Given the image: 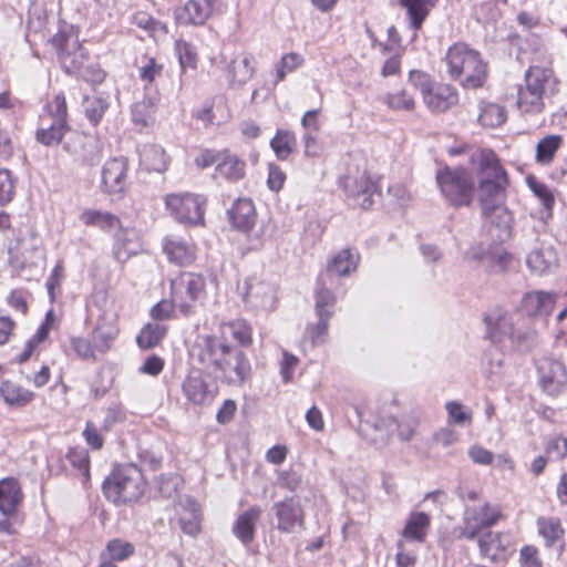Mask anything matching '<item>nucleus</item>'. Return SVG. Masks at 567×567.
I'll use <instances>...</instances> for the list:
<instances>
[{"label":"nucleus","mask_w":567,"mask_h":567,"mask_svg":"<svg viewBox=\"0 0 567 567\" xmlns=\"http://www.w3.org/2000/svg\"><path fill=\"white\" fill-rule=\"evenodd\" d=\"M194 362L219 372L224 382L240 386L251 377V364L244 351L215 336H198L189 351Z\"/></svg>","instance_id":"1"},{"label":"nucleus","mask_w":567,"mask_h":567,"mask_svg":"<svg viewBox=\"0 0 567 567\" xmlns=\"http://www.w3.org/2000/svg\"><path fill=\"white\" fill-rule=\"evenodd\" d=\"M49 43L66 74L81 78L91 84H100L104 81V70L96 63H89V52L80 42L78 30L72 24L60 23Z\"/></svg>","instance_id":"2"},{"label":"nucleus","mask_w":567,"mask_h":567,"mask_svg":"<svg viewBox=\"0 0 567 567\" xmlns=\"http://www.w3.org/2000/svg\"><path fill=\"white\" fill-rule=\"evenodd\" d=\"M470 163L478 176L480 200L484 214L493 210L509 219L506 209L497 205L508 186V176L496 153L491 148H472Z\"/></svg>","instance_id":"3"},{"label":"nucleus","mask_w":567,"mask_h":567,"mask_svg":"<svg viewBox=\"0 0 567 567\" xmlns=\"http://www.w3.org/2000/svg\"><path fill=\"white\" fill-rule=\"evenodd\" d=\"M485 338L494 346L508 340L513 348L529 350L535 346L537 333L529 326H520L512 313L503 308L491 309L484 316Z\"/></svg>","instance_id":"4"},{"label":"nucleus","mask_w":567,"mask_h":567,"mask_svg":"<svg viewBox=\"0 0 567 567\" xmlns=\"http://www.w3.org/2000/svg\"><path fill=\"white\" fill-rule=\"evenodd\" d=\"M447 72L466 89H477L486 80V64L480 52L464 43L453 44L445 55Z\"/></svg>","instance_id":"5"},{"label":"nucleus","mask_w":567,"mask_h":567,"mask_svg":"<svg viewBox=\"0 0 567 567\" xmlns=\"http://www.w3.org/2000/svg\"><path fill=\"white\" fill-rule=\"evenodd\" d=\"M8 264L12 272L27 279L41 272L45 264V252L34 230L24 236L19 233L13 245L8 247Z\"/></svg>","instance_id":"6"},{"label":"nucleus","mask_w":567,"mask_h":567,"mask_svg":"<svg viewBox=\"0 0 567 567\" xmlns=\"http://www.w3.org/2000/svg\"><path fill=\"white\" fill-rule=\"evenodd\" d=\"M145 491V481L141 470L133 464L116 467L103 483L105 497L114 504L133 503Z\"/></svg>","instance_id":"7"},{"label":"nucleus","mask_w":567,"mask_h":567,"mask_svg":"<svg viewBox=\"0 0 567 567\" xmlns=\"http://www.w3.org/2000/svg\"><path fill=\"white\" fill-rule=\"evenodd\" d=\"M410 83L420 90L426 107L434 113H442L455 105L458 101L456 90L450 84L434 83L430 75L412 70L409 73Z\"/></svg>","instance_id":"8"},{"label":"nucleus","mask_w":567,"mask_h":567,"mask_svg":"<svg viewBox=\"0 0 567 567\" xmlns=\"http://www.w3.org/2000/svg\"><path fill=\"white\" fill-rule=\"evenodd\" d=\"M172 298L174 306L185 317L195 313L197 303L205 296V279L203 276L184 272L172 280Z\"/></svg>","instance_id":"9"},{"label":"nucleus","mask_w":567,"mask_h":567,"mask_svg":"<svg viewBox=\"0 0 567 567\" xmlns=\"http://www.w3.org/2000/svg\"><path fill=\"white\" fill-rule=\"evenodd\" d=\"M436 183L441 194L452 205L463 206L471 203L474 182L466 169L450 167L439 169Z\"/></svg>","instance_id":"10"},{"label":"nucleus","mask_w":567,"mask_h":567,"mask_svg":"<svg viewBox=\"0 0 567 567\" xmlns=\"http://www.w3.org/2000/svg\"><path fill=\"white\" fill-rule=\"evenodd\" d=\"M502 517V509L498 505H492L487 502L477 506L466 505L460 536L466 539H475L482 529L493 527Z\"/></svg>","instance_id":"11"},{"label":"nucleus","mask_w":567,"mask_h":567,"mask_svg":"<svg viewBox=\"0 0 567 567\" xmlns=\"http://www.w3.org/2000/svg\"><path fill=\"white\" fill-rule=\"evenodd\" d=\"M128 162L124 156L113 157L104 163L101 171L100 189L113 198H121L127 189Z\"/></svg>","instance_id":"12"},{"label":"nucleus","mask_w":567,"mask_h":567,"mask_svg":"<svg viewBox=\"0 0 567 567\" xmlns=\"http://www.w3.org/2000/svg\"><path fill=\"white\" fill-rule=\"evenodd\" d=\"M182 392L189 403L206 405L215 399L218 388L208 374L199 369H193L182 383Z\"/></svg>","instance_id":"13"},{"label":"nucleus","mask_w":567,"mask_h":567,"mask_svg":"<svg viewBox=\"0 0 567 567\" xmlns=\"http://www.w3.org/2000/svg\"><path fill=\"white\" fill-rule=\"evenodd\" d=\"M165 204L171 214L181 223L198 224L204 218V199L193 194H171Z\"/></svg>","instance_id":"14"},{"label":"nucleus","mask_w":567,"mask_h":567,"mask_svg":"<svg viewBox=\"0 0 567 567\" xmlns=\"http://www.w3.org/2000/svg\"><path fill=\"white\" fill-rule=\"evenodd\" d=\"M271 512L277 519L276 528L279 532L290 534L303 528L305 513L299 501L295 497L274 503Z\"/></svg>","instance_id":"15"},{"label":"nucleus","mask_w":567,"mask_h":567,"mask_svg":"<svg viewBox=\"0 0 567 567\" xmlns=\"http://www.w3.org/2000/svg\"><path fill=\"white\" fill-rule=\"evenodd\" d=\"M241 293L246 305L256 311L269 312L276 308V291L268 282L256 278L246 280Z\"/></svg>","instance_id":"16"},{"label":"nucleus","mask_w":567,"mask_h":567,"mask_svg":"<svg viewBox=\"0 0 567 567\" xmlns=\"http://www.w3.org/2000/svg\"><path fill=\"white\" fill-rule=\"evenodd\" d=\"M360 256L355 250L346 248L333 255L323 272L319 275V285H332L334 276L346 277L352 274L359 264Z\"/></svg>","instance_id":"17"},{"label":"nucleus","mask_w":567,"mask_h":567,"mask_svg":"<svg viewBox=\"0 0 567 567\" xmlns=\"http://www.w3.org/2000/svg\"><path fill=\"white\" fill-rule=\"evenodd\" d=\"M340 186L349 197L362 198L360 206L368 209L372 206V196L379 192V186L368 174L363 173L360 177H344L339 181Z\"/></svg>","instance_id":"18"},{"label":"nucleus","mask_w":567,"mask_h":567,"mask_svg":"<svg viewBox=\"0 0 567 567\" xmlns=\"http://www.w3.org/2000/svg\"><path fill=\"white\" fill-rule=\"evenodd\" d=\"M525 83L538 91L545 100L550 99L559 91V80L553 69L533 65L525 72Z\"/></svg>","instance_id":"19"},{"label":"nucleus","mask_w":567,"mask_h":567,"mask_svg":"<svg viewBox=\"0 0 567 567\" xmlns=\"http://www.w3.org/2000/svg\"><path fill=\"white\" fill-rule=\"evenodd\" d=\"M537 372L542 386L550 394L559 392L567 380L564 364L555 359H540L537 363Z\"/></svg>","instance_id":"20"},{"label":"nucleus","mask_w":567,"mask_h":567,"mask_svg":"<svg viewBox=\"0 0 567 567\" xmlns=\"http://www.w3.org/2000/svg\"><path fill=\"white\" fill-rule=\"evenodd\" d=\"M117 316L113 311H104L97 319L92 332V342L99 352H106L111 349L118 336Z\"/></svg>","instance_id":"21"},{"label":"nucleus","mask_w":567,"mask_h":567,"mask_svg":"<svg viewBox=\"0 0 567 567\" xmlns=\"http://www.w3.org/2000/svg\"><path fill=\"white\" fill-rule=\"evenodd\" d=\"M556 301V293L535 290L523 296L520 310L528 317H548L551 315Z\"/></svg>","instance_id":"22"},{"label":"nucleus","mask_w":567,"mask_h":567,"mask_svg":"<svg viewBox=\"0 0 567 567\" xmlns=\"http://www.w3.org/2000/svg\"><path fill=\"white\" fill-rule=\"evenodd\" d=\"M113 255L120 262H125L142 249L140 235L135 228L121 226L113 234Z\"/></svg>","instance_id":"23"},{"label":"nucleus","mask_w":567,"mask_h":567,"mask_svg":"<svg viewBox=\"0 0 567 567\" xmlns=\"http://www.w3.org/2000/svg\"><path fill=\"white\" fill-rule=\"evenodd\" d=\"M526 262L532 272L543 276L557 267L558 257L551 244L542 241L528 254Z\"/></svg>","instance_id":"24"},{"label":"nucleus","mask_w":567,"mask_h":567,"mask_svg":"<svg viewBox=\"0 0 567 567\" xmlns=\"http://www.w3.org/2000/svg\"><path fill=\"white\" fill-rule=\"evenodd\" d=\"M213 12V0H188L176 10V20L184 25H203Z\"/></svg>","instance_id":"25"},{"label":"nucleus","mask_w":567,"mask_h":567,"mask_svg":"<svg viewBox=\"0 0 567 567\" xmlns=\"http://www.w3.org/2000/svg\"><path fill=\"white\" fill-rule=\"evenodd\" d=\"M262 515L260 506L254 505L238 515L233 525L234 536L244 545L248 546L256 537V525Z\"/></svg>","instance_id":"26"},{"label":"nucleus","mask_w":567,"mask_h":567,"mask_svg":"<svg viewBox=\"0 0 567 567\" xmlns=\"http://www.w3.org/2000/svg\"><path fill=\"white\" fill-rule=\"evenodd\" d=\"M246 175V162L237 154L228 150L219 151L218 165L215 167V176L230 183L243 179Z\"/></svg>","instance_id":"27"},{"label":"nucleus","mask_w":567,"mask_h":567,"mask_svg":"<svg viewBox=\"0 0 567 567\" xmlns=\"http://www.w3.org/2000/svg\"><path fill=\"white\" fill-rule=\"evenodd\" d=\"M220 58L226 66L227 79L231 84H245L254 75L255 68L252 65L254 58L251 55L245 54L243 56H231L228 59L225 54H221Z\"/></svg>","instance_id":"28"},{"label":"nucleus","mask_w":567,"mask_h":567,"mask_svg":"<svg viewBox=\"0 0 567 567\" xmlns=\"http://www.w3.org/2000/svg\"><path fill=\"white\" fill-rule=\"evenodd\" d=\"M163 249L169 261L179 266L190 265L195 260V246L189 240L179 237H168L164 240Z\"/></svg>","instance_id":"29"},{"label":"nucleus","mask_w":567,"mask_h":567,"mask_svg":"<svg viewBox=\"0 0 567 567\" xmlns=\"http://www.w3.org/2000/svg\"><path fill=\"white\" fill-rule=\"evenodd\" d=\"M227 214L233 226L241 231H248L255 224V206L249 198H238Z\"/></svg>","instance_id":"30"},{"label":"nucleus","mask_w":567,"mask_h":567,"mask_svg":"<svg viewBox=\"0 0 567 567\" xmlns=\"http://www.w3.org/2000/svg\"><path fill=\"white\" fill-rule=\"evenodd\" d=\"M431 518L424 512H412L406 519L402 530V539L408 542L423 543L426 539Z\"/></svg>","instance_id":"31"},{"label":"nucleus","mask_w":567,"mask_h":567,"mask_svg":"<svg viewBox=\"0 0 567 567\" xmlns=\"http://www.w3.org/2000/svg\"><path fill=\"white\" fill-rule=\"evenodd\" d=\"M22 499L19 482L13 477L0 481V512L3 515L13 514Z\"/></svg>","instance_id":"32"},{"label":"nucleus","mask_w":567,"mask_h":567,"mask_svg":"<svg viewBox=\"0 0 567 567\" xmlns=\"http://www.w3.org/2000/svg\"><path fill=\"white\" fill-rule=\"evenodd\" d=\"M0 396L8 406L21 409L34 399V393L13 381L6 380L0 384Z\"/></svg>","instance_id":"33"},{"label":"nucleus","mask_w":567,"mask_h":567,"mask_svg":"<svg viewBox=\"0 0 567 567\" xmlns=\"http://www.w3.org/2000/svg\"><path fill=\"white\" fill-rule=\"evenodd\" d=\"M507 545L503 535L499 533L488 532L478 539L481 554L491 561L505 559Z\"/></svg>","instance_id":"34"},{"label":"nucleus","mask_w":567,"mask_h":567,"mask_svg":"<svg viewBox=\"0 0 567 567\" xmlns=\"http://www.w3.org/2000/svg\"><path fill=\"white\" fill-rule=\"evenodd\" d=\"M140 164L148 172H164L167 168L164 148L156 144L144 145L140 150Z\"/></svg>","instance_id":"35"},{"label":"nucleus","mask_w":567,"mask_h":567,"mask_svg":"<svg viewBox=\"0 0 567 567\" xmlns=\"http://www.w3.org/2000/svg\"><path fill=\"white\" fill-rule=\"evenodd\" d=\"M81 221L86 226L99 227L104 231L115 233L122 223L120 218L109 212L86 209L80 215Z\"/></svg>","instance_id":"36"},{"label":"nucleus","mask_w":567,"mask_h":567,"mask_svg":"<svg viewBox=\"0 0 567 567\" xmlns=\"http://www.w3.org/2000/svg\"><path fill=\"white\" fill-rule=\"evenodd\" d=\"M81 221L86 226L99 227L104 231L115 233L122 223L120 218L109 212L86 209L80 215Z\"/></svg>","instance_id":"37"},{"label":"nucleus","mask_w":567,"mask_h":567,"mask_svg":"<svg viewBox=\"0 0 567 567\" xmlns=\"http://www.w3.org/2000/svg\"><path fill=\"white\" fill-rule=\"evenodd\" d=\"M545 101L543 95H539L538 91L532 89L527 83L518 89L517 107L523 113H542L545 109Z\"/></svg>","instance_id":"38"},{"label":"nucleus","mask_w":567,"mask_h":567,"mask_svg":"<svg viewBox=\"0 0 567 567\" xmlns=\"http://www.w3.org/2000/svg\"><path fill=\"white\" fill-rule=\"evenodd\" d=\"M45 115L41 116V127L37 131V140L45 146H53L61 143L65 132L66 123L50 122L47 123Z\"/></svg>","instance_id":"39"},{"label":"nucleus","mask_w":567,"mask_h":567,"mask_svg":"<svg viewBox=\"0 0 567 567\" xmlns=\"http://www.w3.org/2000/svg\"><path fill=\"white\" fill-rule=\"evenodd\" d=\"M132 24L147 32L154 40H159L167 34V28L164 23L153 18L145 11H135L131 14Z\"/></svg>","instance_id":"40"},{"label":"nucleus","mask_w":567,"mask_h":567,"mask_svg":"<svg viewBox=\"0 0 567 567\" xmlns=\"http://www.w3.org/2000/svg\"><path fill=\"white\" fill-rule=\"evenodd\" d=\"M221 340L227 342L228 338L237 341L241 346H249L251 343V328L241 319L234 320L221 324Z\"/></svg>","instance_id":"41"},{"label":"nucleus","mask_w":567,"mask_h":567,"mask_svg":"<svg viewBox=\"0 0 567 567\" xmlns=\"http://www.w3.org/2000/svg\"><path fill=\"white\" fill-rule=\"evenodd\" d=\"M167 326L162 322H150L140 331L136 342L142 349L156 347L166 336Z\"/></svg>","instance_id":"42"},{"label":"nucleus","mask_w":567,"mask_h":567,"mask_svg":"<svg viewBox=\"0 0 567 567\" xmlns=\"http://www.w3.org/2000/svg\"><path fill=\"white\" fill-rule=\"evenodd\" d=\"M132 121L142 127L148 126L154 121L156 101L151 96H144L132 106Z\"/></svg>","instance_id":"43"},{"label":"nucleus","mask_w":567,"mask_h":567,"mask_svg":"<svg viewBox=\"0 0 567 567\" xmlns=\"http://www.w3.org/2000/svg\"><path fill=\"white\" fill-rule=\"evenodd\" d=\"M401 6L406 10L410 27L417 31L426 16L429 14L430 0H399Z\"/></svg>","instance_id":"44"},{"label":"nucleus","mask_w":567,"mask_h":567,"mask_svg":"<svg viewBox=\"0 0 567 567\" xmlns=\"http://www.w3.org/2000/svg\"><path fill=\"white\" fill-rule=\"evenodd\" d=\"M527 183L532 192L539 199L540 204L544 207V212H542L540 218L543 220H547L548 218L551 217V212L555 204V198L550 188L546 184L535 178H528Z\"/></svg>","instance_id":"45"},{"label":"nucleus","mask_w":567,"mask_h":567,"mask_svg":"<svg viewBox=\"0 0 567 567\" xmlns=\"http://www.w3.org/2000/svg\"><path fill=\"white\" fill-rule=\"evenodd\" d=\"M334 286L328 284L327 286L319 285V279L317 280V289H316V313L317 316H329L333 315V307L336 305V297L331 292L330 288Z\"/></svg>","instance_id":"46"},{"label":"nucleus","mask_w":567,"mask_h":567,"mask_svg":"<svg viewBox=\"0 0 567 567\" xmlns=\"http://www.w3.org/2000/svg\"><path fill=\"white\" fill-rule=\"evenodd\" d=\"M296 145V136L292 132L278 130L270 146L278 159H287Z\"/></svg>","instance_id":"47"},{"label":"nucleus","mask_w":567,"mask_h":567,"mask_svg":"<svg viewBox=\"0 0 567 567\" xmlns=\"http://www.w3.org/2000/svg\"><path fill=\"white\" fill-rule=\"evenodd\" d=\"M447 423L450 425L467 426L472 424V410L457 401H449L445 404Z\"/></svg>","instance_id":"48"},{"label":"nucleus","mask_w":567,"mask_h":567,"mask_svg":"<svg viewBox=\"0 0 567 567\" xmlns=\"http://www.w3.org/2000/svg\"><path fill=\"white\" fill-rule=\"evenodd\" d=\"M561 145L559 135H548L542 138L536 146V161L540 164H549Z\"/></svg>","instance_id":"49"},{"label":"nucleus","mask_w":567,"mask_h":567,"mask_svg":"<svg viewBox=\"0 0 567 567\" xmlns=\"http://www.w3.org/2000/svg\"><path fill=\"white\" fill-rule=\"evenodd\" d=\"M506 120L504 107L495 103H484L481 106L478 121L483 126L497 127Z\"/></svg>","instance_id":"50"},{"label":"nucleus","mask_w":567,"mask_h":567,"mask_svg":"<svg viewBox=\"0 0 567 567\" xmlns=\"http://www.w3.org/2000/svg\"><path fill=\"white\" fill-rule=\"evenodd\" d=\"M537 527L547 546H551L564 533L560 520L556 517H539Z\"/></svg>","instance_id":"51"},{"label":"nucleus","mask_w":567,"mask_h":567,"mask_svg":"<svg viewBox=\"0 0 567 567\" xmlns=\"http://www.w3.org/2000/svg\"><path fill=\"white\" fill-rule=\"evenodd\" d=\"M175 53L178 58L181 69H196L197 66V49L190 42L185 40H176Z\"/></svg>","instance_id":"52"},{"label":"nucleus","mask_w":567,"mask_h":567,"mask_svg":"<svg viewBox=\"0 0 567 567\" xmlns=\"http://www.w3.org/2000/svg\"><path fill=\"white\" fill-rule=\"evenodd\" d=\"M47 121L66 123L68 107L63 92L58 93L52 101H49L44 107Z\"/></svg>","instance_id":"53"},{"label":"nucleus","mask_w":567,"mask_h":567,"mask_svg":"<svg viewBox=\"0 0 567 567\" xmlns=\"http://www.w3.org/2000/svg\"><path fill=\"white\" fill-rule=\"evenodd\" d=\"M383 103L393 111H413L415 102L413 96L406 90H400L394 93H388L382 99Z\"/></svg>","instance_id":"54"},{"label":"nucleus","mask_w":567,"mask_h":567,"mask_svg":"<svg viewBox=\"0 0 567 567\" xmlns=\"http://www.w3.org/2000/svg\"><path fill=\"white\" fill-rule=\"evenodd\" d=\"M107 107V101L101 96H91L85 97L84 100V110L86 117L94 125H96L101 121Z\"/></svg>","instance_id":"55"},{"label":"nucleus","mask_w":567,"mask_h":567,"mask_svg":"<svg viewBox=\"0 0 567 567\" xmlns=\"http://www.w3.org/2000/svg\"><path fill=\"white\" fill-rule=\"evenodd\" d=\"M303 63V58L295 52L285 54L276 65V83L281 82L288 73L293 72Z\"/></svg>","instance_id":"56"},{"label":"nucleus","mask_w":567,"mask_h":567,"mask_svg":"<svg viewBox=\"0 0 567 567\" xmlns=\"http://www.w3.org/2000/svg\"><path fill=\"white\" fill-rule=\"evenodd\" d=\"M374 427L386 432V435L391 434L394 430H398V435L402 441H409L414 435V427L410 424H400L394 417L388 420H379L375 422Z\"/></svg>","instance_id":"57"},{"label":"nucleus","mask_w":567,"mask_h":567,"mask_svg":"<svg viewBox=\"0 0 567 567\" xmlns=\"http://www.w3.org/2000/svg\"><path fill=\"white\" fill-rule=\"evenodd\" d=\"M66 458L73 467L78 468L85 480L90 475V458L89 453L84 447H72L66 454Z\"/></svg>","instance_id":"58"},{"label":"nucleus","mask_w":567,"mask_h":567,"mask_svg":"<svg viewBox=\"0 0 567 567\" xmlns=\"http://www.w3.org/2000/svg\"><path fill=\"white\" fill-rule=\"evenodd\" d=\"M133 550L134 548L130 543L121 539H113L109 542L106 551L102 555H105L110 560H123L132 555Z\"/></svg>","instance_id":"59"},{"label":"nucleus","mask_w":567,"mask_h":567,"mask_svg":"<svg viewBox=\"0 0 567 567\" xmlns=\"http://www.w3.org/2000/svg\"><path fill=\"white\" fill-rule=\"evenodd\" d=\"M16 178H13L10 171L0 169V205L3 206L10 203L14 196Z\"/></svg>","instance_id":"60"},{"label":"nucleus","mask_w":567,"mask_h":567,"mask_svg":"<svg viewBox=\"0 0 567 567\" xmlns=\"http://www.w3.org/2000/svg\"><path fill=\"white\" fill-rule=\"evenodd\" d=\"M317 323H311L307 327V334L313 344H321L326 342L328 336V324L331 317L317 316Z\"/></svg>","instance_id":"61"},{"label":"nucleus","mask_w":567,"mask_h":567,"mask_svg":"<svg viewBox=\"0 0 567 567\" xmlns=\"http://www.w3.org/2000/svg\"><path fill=\"white\" fill-rule=\"evenodd\" d=\"M125 419L126 414L123 406L120 403H112L105 410L102 430L109 432L115 424L124 422Z\"/></svg>","instance_id":"62"},{"label":"nucleus","mask_w":567,"mask_h":567,"mask_svg":"<svg viewBox=\"0 0 567 567\" xmlns=\"http://www.w3.org/2000/svg\"><path fill=\"white\" fill-rule=\"evenodd\" d=\"M546 454L551 460H563L567 456V436H555L547 441Z\"/></svg>","instance_id":"63"},{"label":"nucleus","mask_w":567,"mask_h":567,"mask_svg":"<svg viewBox=\"0 0 567 567\" xmlns=\"http://www.w3.org/2000/svg\"><path fill=\"white\" fill-rule=\"evenodd\" d=\"M398 553L395 555L396 567H415L416 551L408 547L404 540L398 542Z\"/></svg>","instance_id":"64"}]
</instances>
